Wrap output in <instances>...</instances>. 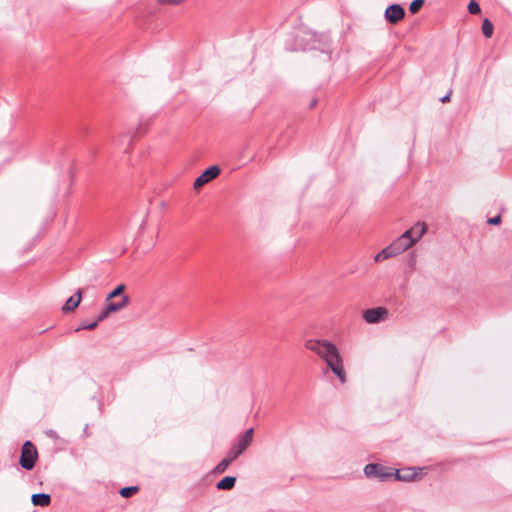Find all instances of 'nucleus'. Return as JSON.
I'll return each instance as SVG.
<instances>
[{
	"instance_id": "b1692460",
	"label": "nucleus",
	"mask_w": 512,
	"mask_h": 512,
	"mask_svg": "<svg viewBox=\"0 0 512 512\" xmlns=\"http://www.w3.org/2000/svg\"><path fill=\"white\" fill-rule=\"evenodd\" d=\"M132 138H133V136H132V135H130V134H125V135L121 136V139H119V140H115V141H114V143H115V145L121 146V145L123 144V141H124V140H127V141H128V144H130V143H131V141H132Z\"/></svg>"
},
{
	"instance_id": "aec40b11",
	"label": "nucleus",
	"mask_w": 512,
	"mask_h": 512,
	"mask_svg": "<svg viewBox=\"0 0 512 512\" xmlns=\"http://www.w3.org/2000/svg\"><path fill=\"white\" fill-rule=\"evenodd\" d=\"M424 0H413L410 3L409 10L412 14L417 13L423 6Z\"/></svg>"
},
{
	"instance_id": "bb28decb",
	"label": "nucleus",
	"mask_w": 512,
	"mask_h": 512,
	"mask_svg": "<svg viewBox=\"0 0 512 512\" xmlns=\"http://www.w3.org/2000/svg\"><path fill=\"white\" fill-rule=\"evenodd\" d=\"M316 103H317V100H315V99H314V100L310 103V108L315 107Z\"/></svg>"
},
{
	"instance_id": "393cba45",
	"label": "nucleus",
	"mask_w": 512,
	"mask_h": 512,
	"mask_svg": "<svg viewBox=\"0 0 512 512\" xmlns=\"http://www.w3.org/2000/svg\"><path fill=\"white\" fill-rule=\"evenodd\" d=\"M487 222L490 225H497L501 222V216L497 215L495 217L489 218Z\"/></svg>"
},
{
	"instance_id": "423d86ee",
	"label": "nucleus",
	"mask_w": 512,
	"mask_h": 512,
	"mask_svg": "<svg viewBox=\"0 0 512 512\" xmlns=\"http://www.w3.org/2000/svg\"><path fill=\"white\" fill-rule=\"evenodd\" d=\"M388 313L385 307H375L365 310L363 318L367 323L376 324L385 321L388 317Z\"/></svg>"
},
{
	"instance_id": "39448f33",
	"label": "nucleus",
	"mask_w": 512,
	"mask_h": 512,
	"mask_svg": "<svg viewBox=\"0 0 512 512\" xmlns=\"http://www.w3.org/2000/svg\"><path fill=\"white\" fill-rule=\"evenodd\" d=\"M253 436V428L246 430L239 436L237 443L234 444L228 451V454L232 457V459L236 460L249 447L253 441Z\"/></svg>"
},
{
	"instance_id": "f03ea898",
	"label": "nucleus",
	"mask_w": 512,
	"mask_h": 512,
	"mask_svg": "<svg viewBox=\"0 0 512 512\" xmlns=\"http://www.w3.org/2000/svg\"><path fill=\"white\" fill-rule=\"evenodd\" d=\"M304 345L306 349L314 352L325 363L339 353L336 345L326 339H308Z\"/></svg>"
},
{
	"instance_id": "7ed1b4c3",
	"label": "nucleus",
	"mask_w": 512,
	"mask_h": 512,
	"mask_svg": "<svg viewBox=\"0 0 512 512\" xmlns=\"http://www.w3.org/2000/svg\"><path fill=\"white\" fill-rule=\"evenodd\" d=\"M38 459V452L35 445L31 441H25L22 445L21 455L19 459L20 466L25 470H32Z\"/></svg>"
},
{
	"instance_id": "1a4fd4ad",
	"label": "nucleus",
	"mask_w": 512,
	"mask_h": 512,
	"mask_svg": "<svg viewBox=\"0 0 512 512\" xmlns=\"http://www.w3.org/2000/svg\"><path fill=\"white\" fill-rule=\"evenodd\" d=\"M220 172H221V170H220L219 166H217V165L208 167L204 172H202V174L200 176H198L196 178V180L194 181L193 187L195 189H199L204 184H206V183L210 182L211 180H213L214 178H216L220 174Z\"/></svg>"
},
{
	"instance_id": "4468645a",
	"label": "nucleus",
	"mask_w": 512,
	"mask_h": 512,
	"mask_svg": "<svg viewBox=\"0 0 512 512\" xmlns=\"http://www.w3.org/2000/svg\"><path fill=\"white\" fill-rule=\"evenodd\" d=\"M33 505L40 507H47L51 503V496L46 493H36L31 497Z\"/></svg>"
},
{
	"instance_id": "dca6fc26",
	"label": "nucleus",
	"mask_w": 512,
	"mask_h": 512,
	"mask_svg": "<svg viewBox=\"0 0 512 512\" xmlns=\"http://www.w3.org/2000/svg\"><path fill=\"white\" fill-rule=\"evenodd\" d=\"M233 461L234 459H232V457L227 453V455L215 467L214 471L219 474L224 473Z\"/></svg>"
},
{
	"instance_id": "20e7f679",
	"label": "nucleus",
	"mask_w": 512,
	"mask_h": 512,
	"mask_svg": "<svg viewBox=\"0 0 512 512\" xmlns=\"http://www.w3.org/2000/svg\"><path fill=\"white\" fill-rule=\"evenodd\" d=\"M364 474L367 478L387 481L393 478V469L378 463H370L364 467Z\"/></svg>"
},
{
	"instance_id": "4be33fe9",
	"label": "nucleus",
	"mask_w": 512,
	"mask_h": 512,
	"mask_svg": "<svg viewBox=\"0 0 512 512\" xmlns=\"http://www.w3.org/2000/svg\"><path fill=\"white\" fill-rule=\"evenodd\" d=\"M468 11L470 14L475 15L481 12V8L475 0H471L468 4Z\"/></svg>"
},
{
	"instance_id": "0eeeda50",
	"label": "nucleus",
	"mask_w": 512,
	"mask_h": 512,
	"mask_svg": "<svg viewBox=\"0 0 512 512\" xmlns=\"http://www.w3.org/2000/svg\"><path fill=\"white\" fill-rule=\"evenodd\" d=\"M325 364L342 384L346 382V372L344 370L343 359L340 352Z\"/></svg>"
},
{
	"instance_id": "a211bd4d",
	"label": "nucleus",
	"mask_w": 512,
	"mask_h": 512,
	"mask_svg": "<svg viewBox=\"0 0 512 512\" xmlns=\"http://www.w3.org/2000/svg\"><path fill=\"white\" fill-rule=\"evenodd\" d=\"M125 290V285L120 284L115 289H113L106 297V302L109 303L111 300L118 296H123V292Z\"/></svg>"
},
{
	"instance_id": "412c9836",
	"label": "nucleus",
	"mask_w": 512,
	"mask_h": 512,
	"mask_svg": "<svg viewBox=\"0 0 512 512\" xmlns=\"http://www.w3.org/2000/svg\"><path fill=\"white\" fill-rule=\"evenodd\" d=\"M98 326V321L95 320L91 323H88L86 321H83L80 326L76 329V331H79V330H93L95 329L96 327Z\"/></svg>"
},
{
	"instance_id": "f257e3e1",
	"label": "nucleus",
	"mask_w": 512,
	"mask_h": 512,
	"mask_svg": "<svg viewBox=\"0 0 512 512\" xmlns=\"http://www.w3.org/2000/svg\"><path fill=\"white\" fill-rule=\"evenodd\" d=\"M414 245V240L409 236V232L402 233L397 239H395L389 246L382 249L376 254L374 260L380 262L392 257H395L404 251L408 250Z\"/></svg>"
},
{
	"instance_id": "a878e982",
	"label": "nucleus",
	"mask_w": 512,
	"mask_h": 512,
	"mask_svg": "<svg viewBox=\"0 0 512 512\" xmlns=\"http://www.w3.org/2000/svg\"><path fill=\"white\" fill-rule=\"evenodd\" d=\"M449 98H450V93L445 95L444 97H442L441 102H447V101H449Z\"/></svg>"
},
{
	"instance_id": "ddd939ff",
	"label": "nucleus",
	"mask_w": 512,
	"mask_h": 512,
	"mask_svg": "<svg viewBox=\"0 0 512 512\" xmlns=\"http://www.w3.org/2000/svg\"><path fill=\"white\" fill-rule=\"evenodd\" d=\"M427 226L423 222H417L413 227L406 230L409 232V236L414 240V244L425 234Z\"/></svg>"
},
{
	"instance_id": "f3484780",
	"label": "nucleus",
	"mask_w": 512,
	"mask_h": 512,
	"mask_svg": "<svg viewBox=\"0 0 512 512\" xmlns=\"http://www.w3.org/2000/svg\"><path fill=\"white\" fill-rule=\"evenodd\" d=\"M494 26L489 19H484L482 22V33L486 38H490L493 35Z\"/></svg>"
},
{
	"instance_id": "f8f14e48",
	"label": "nucleus",
	"mask_w": 512,
	"mask_h": 512,
	"mask_svg": "<svg viewBox=\"0 0 512 512\" xmlns=\"http://www.w3.org/2000/svg\"><path fill=\"white\" fill-rule=\"evenodd\" d=\"M82 299V290L78 289L74 296L68 298L64 306L62 307V311L64 313L73 311L81 302Z\"/></svg>"
},
{
	"instance_id": "5701e85b",
	"label": "nucleus",
	"mask_w": 512,
	"mask_h": 512,
	"mask_svg": "<svg viewBox=\"0 0 512 512\" xmlns=\"http://www.w3.org/2000/svg\"><path fill=\"white\" fill-rule=\"evenodd\" d=\"M159 4L161 5H170L175 6L182 3L184 0H157Z\"/></svg>"
},
{
	"instance_id": "6e6552de",
	"label": "nucleus",
	"mask_w": 512,
	"mask_h": 512,
	"mask_svg": "<svg viewBox=\"0 0 512 512\" xmlns=\"http://www.w3.org/2000/svg\"><path fill=\"white\" fill-rule=\"evenodd\" d=\"M129 303V297L127 295H123L121 300L118 302H109L106 304L103 311L100 313L98 318L96 319L99 322L106 319L111 313L118 312L125 308Z\"/></svg>"
},
{
	"instance_id": "9b49d317",
	"label": "nucleus",
	"mask_w": 512,
	"mask_h": 512,
	"mask_svg": "<svg viewBox=\"0 0 512 512\" xmlns=\"http://www.w3.org/2000/svg\"><path fill=\"white\" fill-rule=\"evenodd\" d=\"M393 473V478L406 482L414 480L417 476V472L414 470V468H406L401 470L393 469Z\"/></svg>"
},
{
	"instance_id": "2eb2a0df",
	"label": "nucleus",
	"mask_w": 512,
	"mask_h": 512,
	"mask_svg": "<svg viewBox=\"0 0 512 512\" xmlns=\"http://www.w3.org/2000/svg\"><path fill=\"white\" fill-rule=\"evenodd\" d=\"M235 483H236L235 477L226 476L216 484V487L219 490H230L235 486Z\"/></svg>"
},
{
	"instance_id": "6ab92c4d",
	"label": "nucleus",
	"mask_w": 512,
	"mask_h": 512,
	"mask_svg": "<svg viewBox=\"0 0 512 512\" xmlns=\"http://www.w3.org/2000/svg\"><path fill=\"white\" fill-rule=\"evenodd\" d=\"M138 491L137 486H128L120 490V495L124 498H129Z\"/></svg>"
},
{
	"instance_id": "9d476101",
	"label": "nucleus",
	"mask_w": 512,
	"mask_h": 512,
	"mask_svg": "<svg viewBox=\"0 0 512 512\" xmlns=\"http://www.w3.org/2000/svg\"><path fill=\"white\" fill-rule=\"evenodd\" d=\"M384 16L388 23L396 24L404 18L405 10L399 4H392L386 8Z\"/></svg>"
}]
</instances>
